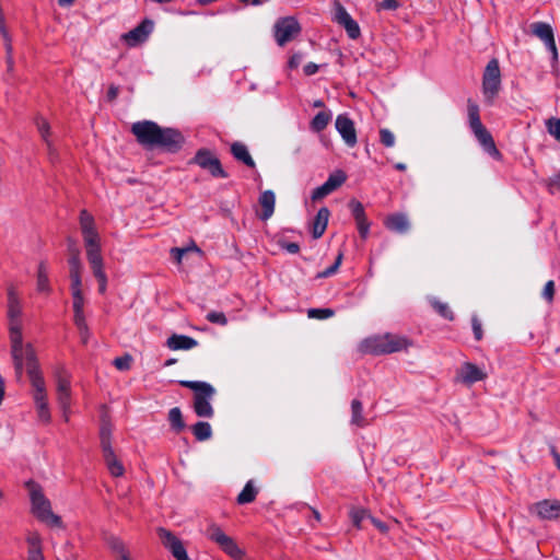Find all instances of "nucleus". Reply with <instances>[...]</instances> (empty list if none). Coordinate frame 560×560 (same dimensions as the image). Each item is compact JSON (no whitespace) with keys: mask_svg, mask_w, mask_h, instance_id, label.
I'll list each match as a JSON object with an SVG mask.
<instances>
[{"mask_svg":"<svg viewBox=\"0 0 560 560\" xmlns=\"http://www.w3.org/2000/svg\"><path fill=\"white\" fill-rule=\"evenodd\" d=\"M329 215L330 211L327 207H323L317 211L312 224V236L314 238L323 236L327 229Z\"/></svg>","mask_w":560,"mask_h":560,"instance_id":"nucleus-22","label":"nucleus"},{"mask_svg":"<svg viewBox=\"0 0 560 560\" xmlns=\"http://www.w3.org/2000/svg\"><path fill=\"white\" fill-rule=\"evenodd\" d=\"M350 423L358 428L368 427L370 423L363 416V405L359 399L351 401V420Z\"/></svg>","mask_w":560,"mask_h":560,"instance_id":"nucleus-28","label":"nucleus"},{"mask_svg":"<svg viewBox=\"0 0 560 560\" xmlns=\"http://www.w3.org/2000/svg\"><path fill=\"white\" fill-rule=\"evenodd\" d=\"M429 303L441 317L450 322L454 320V313L447 303L442 302L435 296L430 298Z\"/></svg>","mask_w":560,"mask_h":560,"instance_id":"nucleus-34","label":"nucleus"},{"mask_svg":"<svg viewBox=\"0 0 560 560\" xmlns=\"http://www.w3.org/2000/svg\"><path fill=\"white\" fill-rule=\"evenodd\" d=\"M258 494V489L254 486L253 480H248L243 490L238 493L236 502L240 505L248 504L255 501Z\"/></svg>","mask_w":560,"mask_h":560,"instance_id":"nucleus-33","label":"nucleus"},{"mask_svg":"<svg viewBox=\"0 0 560 560\" xmlns=\"http://www.w3.org/2000/svg\"><path fill=\"white\" fill-rule=\"evenodd\" d=\"M132 357L128 353L114 359L113 364L119 371H128L131 368Z\"/></svg>","mask_w":560,"mask_h":560,"instance_id":"nucleus-47","label":"nucleus"},{"mask_svg":"<svg viewBox=\"0 0 560 560\" xmlns=\"http://www.w3.org/2000/svg\"><path fill=\"white\" fill-rule=\"evenodd\" d=\"M191 432L197 441L203 442L212 436V428L209 422L198 421L191 427Z\"/></svg>","mask_w":560,"mask_h":560,"instance_id":"nucleus-38","label":"nucleus"},{"mask_svg":"<svg viewBox=\"0 0 560 560\" xmlns=\"http://www.w3.org/2000/svg\"><path fill=\"white\" fill-rule=\"evenodd\" d=\"M112 434H113V423L107 413H103L101 417V425H100V442L101 448L107 450L112 448Z\"/></svg>","mask_w":560,"mask_h":560,"instance_id":"nucleus-23","label":"nucleus"},{"mask_svg":"<svg viewBox=\"0 0 560 560\" xmlns=\"http://www.w3.org/2000/svg\"><path fill=\"white\" fill-rule=\"evenodd\" d=\"M158 534L163 546L176 560H190L183 542L172 532L161 527L158 529Z\"/></svg>","mask_w":560,"mask_h":560,"instance_id":"nucleus-10","label":"nucleus"},{"mask_svg":"<svg viewBox=\"0 0 560 560\" xmlns=\"http://www.w3.org/2000/svg\"><path fill=\"white\" fill-rule=\"evenodd\" d=\"M349 516L351 518L353 526L358 529H361L362 521L366 517L370 518L371 515L369 514L368 510L363 508H351Z\"/></svg>","mask_w":560,"mask_h":560,"instance_id":"nucleus-42","label":"nucleus"},{"mask_svg":"<svg viewBox=\"0 0 560 560\" xmlns=\"http://www.w3.org/2000/svg\"><path fill=\"white\" fill-rule=\"evenodd\" d=\"M532 32L535 36H537L540 40H542L547 47V49L552 55L553 62L558 61V50L556 46L555 35L552 27L545 22H536L532 25Z\"/></svg>","mask_w":560,"mask_h":560,"instance_id":"nucleus-11","label":"nucleus"},{"mask_svg":"<svg viewBox=\"0 0 560 560\" xmlns=\"http://www.w3.org/2000/svg\"><path fill=\"white\" fill-rule=\"evenodd\" d=\"M278 244L282 249L290 254H298L300 252V245L298 243L281 240Z\"/></svg>","mask_w":560,"mask_h":560,"instance_id":"nucleus-60","label":"nucleus"},{"mask_svg":"<svg viewBox=\"0 0 560 560\" xmlns=\"http://www.w3.org/2000/svg\"><path fill=\"white\" fill-rule=\"evenodd\" d=\"M335 127L349 148H353L357 144L354 122L346 114L337 116Z\"/></svg>","mask_w":560,"mask_h":560,"instance_id":"nucleus-17","label":"nucleus"},{"mask_svg":"<svg viewBox=\"0 0 560 560\" xmlns=\"http://www.w3.org/2000/svg\"><path fill=\"white\" fill-rule=\"evenodd\" d=\"M36 288L38 292L50 293L51 291L48 278V268L45 261H39L38 264Z\"/></svg>","mask_w":560,"mask_h":560,"instance_id":"nucleus-32","label":"nucleus"},{"mask_svg":"<svg viewBox=\"0 0 560 560\" xmlns=\"http://www.w3.org/2000/svg\"><path fill=\"white\" fill-rule=\"evenodd\" d=\"M73 323L74 325H81L86 323L85 315H84V308L73 310Z\"/></svg>","mask_w":560,"mask_h":560,"instance_id":"nucleus-62","label":"nucleus"},{"mask_svg":"<svg viewBox=\"0 0 560 560\" xmlns=\"http://www.w3.org/2000/svg\"><path fill=\"white\" fill-rule=\"evenodd\" d=\"M167 347L172 350H189L198 345V341L186 335H172L167 339Z\"/></svg>","mask_w":560,"mask_h":560,"instance_id":"nucleus-24","label":"nucleus"},{"mask_svg":"<svg viewBox=\"0 0 560 560\" xmlns=\"http://www.w3.org/2000/svg\"><path fill=\"white\" fill-rule=\"evenodd\" d=\"M68 264H69V277H70V281H71L70 287L82 285L81 272H82L83 266H82L80 257H75V256L69 257Z\"/></svg>","mask_w":560,"mask_h":560,"instance_id":"nucleus-29","label":"nucleus"},{"mask_svg":"<svg viewBox=\"0 0 560 560\" xmlns=\"http://www.w3.org/2000/svg\"><path fill=\"white\" fill-rule=\"evenodd\" d=\"M399 8V0H383L376 4V10L394 11Z\"/></svg>","mask_w":560,"mask_h":560,"instance_id":"nucleus-58","label":"nucleus"},{"mask_svg":"<svg viewBox=\"0 0 560 560\" xmlns=\"http://www.w3.org/2000/svg\"><path fill=\"white\" fill-rule=\"evenodd\" d=\"M57 399L66 413L70 407V375L65 369H60L57 374Z\"/></svg>","mask_w":560,"mask_h":560,"instance_id":"nucleus-15","label":"nucleus"},{"mask_svg":"<svg viewBox=\"0 0 560 560\" xmlns=\"http://www.w3.org/2000/svg\"><path fill=\"white\" fill-rule=\"evenodd\" d=\"M206 536L232 558L240 559L243 556V551L238 548L234 539L228 536L217 524H210L208 526Z\"/></svg>","mask_w":560,"mask_h":560,"instance_id":"nucleus-7","label":"nucleus"},{"mask_svg":"<svg viewBox=\"0 0 560 560\" xmlns=\"http://www.w3.org/2000/svg\"><path fill=\"white\" fill-rule=\"evenodd\" d=\"M34 399L37 408L38 418L45 423L49 422L50 412L48 408L47 396L35 397Z\"/></svg>","mask_w":560,"mask_h":560,"instance_id":"nucleus-41","label":"nucleus"},{"mask_svg":"<svg viewBox=\"0 0 560 560\" xmlns=\"http://www.w3.org/2000/svg\"><path fill=\"white\" fill-rule=\"evenodd\" d=\"M370 520L372 522V524L383 534L387 533L388 532V526L386 523L380 521L378 518L376 517H373V516H370Z\"/></svg>","mask_w":560,"mask_h":560,"instance_id":"nucleus-64","label":"nucleus"},{"mask_svg":"<svg viewBox=\"0 0 560 560\" xmlns=\"http://www.w3.org/2000/svg\"><path fill=\"white\" fill-rule=\"evenodd\" d=\"M330 192V190L328 189V187H326L324 184L316 187L313 191H312V200L313 201H317V200H320L323 198H325L326 196H328Z\"/></svg>","mask_w":560,"mask_h":560,"instance_id":"nucleus-56","label":"nucleus"},{"mask_svg":"<svg viewBox=\"0 0 560 560\" xmlns=\"http://www.w3.org/2000/svg\"><path fill=\"white\" fill-rule=\"evenodd\" d=\"M108 546H109V548L112 549L113 552L118 555V557H119L118 560H122L124 556L129 557L128 549L126 548V546L122 542V540H120L119 538L112 537L108 540Z\"/></svg>","mask_w":560,"mask_h":560,"instance_id":"nucleus-43","label":"nucleus"},{"mask_svg":"<svg viewBox=\"0 0 560 560\" xmlns=\"http://www.w3.org/2000/svg\"><path fill=\"white\" fill-rule=\"evenodd\" d=\"M529 512L541 520H557L560 517L559 500H541L529 506Z\"/></svg>","mask_w":560,"mask_h":560,"instance_id":"nucleus-13","label":"nucleus"},{"mask_svg":"<svg viewBox=\"0 0 560 560\" xmlns=\"http://www.w3.org/2000/svg\"><path fill=\"white\" fill-rule=\"evenodd\" d=\"M34 122L36 125V128L42 137V139L46 142L48 148L50 149L51 143L49 140L50 136V125L49 122L40 115H37L34 119Z\"/></svg>","mask_w":560,"mask_h":560,"instance_id":"nucleus-40","label":"nucleus"},{"mask_svg":"<svg viewBox=\"0 0 560 560\" xmlns=\"http://www.w3.org/2000/svg\"><path fill=\"white\" fill-rule=\"evenodd\" d=\"M301 31L298 21L294 18L280 19L275 25V37L279 46L285 45Z\"/></svg>","mask_w":560,"mask_h":560,"instance_id":"nucleus-9","label":"nucleus"},{"mask_svg":"<svg viewBox=\"0 0 560 560\" xmlns=\"http://www.w3.org/2000/svg\"><path fill=\"white\" fill-rule=\"evenodd\" d=\"M24 354H25V359H26L27 370L31 369L32 365L34 366V369L39 370L34 350L31 345L26 346L25 351L23 350V355Z\"/></svg>","mask_w":560,"mask_h":560,"instance_id":"nucleus-54","label":"nucleus"},{"mask_svg":"<svg viewBox=\"0 0 560 560\" xmlns=\"http://www.w3.org/2000/svg\"><path fill=\"white\" fill-rule=\"evenodd\" d=\"M334 314L335 311L332 308H310L307 311V316L315 319H327L332 317Z\"/></svg>","mask_w":560,"mask_h":560,"instance_id":"nucleus-46","label":"nucleus"},{"mask_svg":"<svg viewBox=\"0 0 560 560\" xmlns=\"http://www.w3.org/2000/svg\"><path fill=\"white\" fill-rule=\"evenodd\" d=\"M80 226L82 232L96 230L94 218L86 210L80 212Z\"/></svg>","mask_w":560,"mask_h":560,"instance_id":"nucleus-45","label":"nucleus"},{"mask_svg":"<svg viewBox=\"0 0 560 560\" xmlns=\"http://www.w3.org/2000/svg\"><path fill=\"white\" fill-rule=\"evenodd\" d=\"M331 112L330 110H322L317 113L314 118L311 120L310 127L315 132L323 131L331 120Z\"/></svg>","mask_w":560,"mask_h":560,"instance_id":"nucleus-36","label":"nucleus"},{"mask_svg":"<svg viewBox=\"0 0 560 560\" xmlns=\"http://www.w3.org/2000/svg\"><path fill=\"white\" fill-rule=\"evenodd\" d=\"M32 386L35 389L34 398L35 397H44L46 395V388H45V381L43 375L40 374L39 370L34 369L32 365L31 369H28L27 372Z\"/></svg>","mask_w":560,"mask_h":560,"instance_id":"nucleus-30","label":"nucleus"},{"mask_svg":"<svg viewBox=\"0 0 560 560\" xmlns=\"http://www.w3.org/2000/svg\"><path fill=\"white\" fill-rule=\"evenodd\" d=\"M480 145L483 148V150L492 156L497 161L502 160V154L498 150L495 142L493 140L492 135L489 132V130L482 126L480 128H477L475 130H471Z\"/></svg>","mask_w":560,"mask_h":560,"instance_id":"nucleus-19","label":"nucleus"},{"mask_svg":"<svg viewBox=\"0 0 560 560\" xmlns=\"http://www.w3.org/2000/svg\"><path fill=\"white\" fill-rule=\"evenodd\" d=\"M98 282V292L104 294L107 288V276L105 271H98L93 273Z\"/></svg>","mask_w":560,"mask_h":560,"instance_id":"nucleus-59","label":"nucleus"},{"mask_svg":"<svg viewBox=\"0 0 560 560\" xmlns=\"http://www.w3.org/2000/svg\"><path fill=\"white\" fill-rule=\"evenodd\" d=\"M335 22L346 30L349 38L358 39L361 36V30L358 22L352 19L345 7L340 3H338L336 8Z\"/></svg>","mask_w":560,"mask_h":560,"instance_id":"nucleus-14","label":"nucleus"},{"mask_svg":"<svg viewBox=\"0 0 560 560\" xmlns=\"http://www.w3.org/2000/svg\"><path fill=\"white\" fill-rule=\"evenodd\" d=\"M26 541L30 545L31 549H42V538L38 533H31L27 536Z\"/></svg>","mask_w":560,"mask_h":560,"instance_id":"nucleus-61","label":"nucleus"},{"mask_svg":"<svg viewBox=\"0 0 560 560\" xmlns=\"http://www.w3.org/2000/svg\"><path fill=\"white\" fill-rule=\"evenodd\" d=\"M546 125L548 132L560 141V118H550Z\"/></svg>","mask_w":560,"mask_h":560,"instance_id":"nucleus-53","label":"nucleus"},{"mask_svg":"<svg viewBox=\"0 0 560 560\" xmlns=\"http://www.w3.org/2000/svg\"><path fill=\"white\" fill-rule=\"evenodd\" d=\"M81 287L82 285L70 287L71 294H72V308L73 310L84 308L85 299L83 296Z\"/></svg>","mask_w":560,"mask_h":560,"instance_id":"nucleus-44","label":"nucleus"},{"mask_svg":"<svg viewBox=\"0 0 560 560\" xmlns=\"http://www.w3.org/2000/svg\"><path fill=\"white\" fill-rule=\"evenodd\" d=\"M380 141L386 148H392L395 144V136L389 129L382 128L380 130Z\"/></svg>","mask_w":560,"mask_h":560,"instance_id":"nucleus-50","label":"nucleus"},{"mask_svg":"<svg viewBox=\"0 0 560 560\" xmlns=\"http://www.w3.org/2000/svg\"><path fill=\"white\" fill-rule=\"evenodd\" d=\"M231 154L233 158L242 163H244L246 166L250 168H255L256 163L253 160L252 155L248 152L247 147L242 142H233L231 144Z\"/></svg>","mask_w":560,"mask_h":560,"instance_id":"nucleus-25","label":"nucleus"},{"mask_svg":"<svg viewBox=\"0 0 560 560\" xmlns=\"http://www.w3.org/2000/svg\"><path fill=\"white\" fill-rule=\"evenodd\" d=\"M22 314L21 303L18 296V293L13 287H9L8 289V317L10 322V338L15 339L19 336V339H22V324L20 320Z\"/></svg>","mask_w":560,"mask_h":560,"instance_id":"nucleus-8","label":"nucleus"},{"mask_svg":"<svg viewBox=\"0 0 560 560\" xmlns=\"http://www.w3.org/2000/svg\"><path fill=\"white\" fill-rule=\"evenodd\" d=\"M179 385L194 390V411L200 418H212L214 415L211 400L215 395L214 387L202 381H179Z\"/></svg>","mask_w":560,"mask_h":560,"instance_id":"nucleus-3","label":"nucleus"},{"mask_svg":"<svg viewBox=\"0 0 560 560\" xmlns=\"http://www.w3.org/2000/svg\"><path fill=\"white\" fill-rule=\"evenodd\" d=\"M541 295L549 303L553 301V296H555V282L552 280H549V281L546 282Z\"/></svg>","mask_w":560,"mask_h":560,"instance_id":"nucleus-57","label":"nucleus"},{"mask_svg":"<svg viewBox=\"0 0 560 560\" xmlns=\"http://www.w3.org/2000/svg\"><path fill=\"white\" fill-rule=\"evenodd\" d=\"M347 179V175L343 171L337 170L329 175L327 180L324 183L326 187L330 190V192L338 189Z\"/></svg>","mask_w":560,"mask_h":560,"instance_id":"nucleus-39","label":"nucleus"},{"mask_svg":"<svg viewBox=\"0 0 560 560\" xmlns=\"http://www.w3.org/2000/svg\"><path fill=\"white\" fill-rule=\"evenodd\" d=\"M411 345L407 337L386 332L363 339L358 349L362 354L384 355L407 350Z\"/></svg>","mask_w":560,"mask_h":560,"instance_id":"nucleus-2","label":"nucleus"},{"mask_svg":"<svg viewBox=\"0 0 560 560\" xmlns=\"http://www.w3.org/2000/svg\"><path fill=\"white\" fill-rule=\"evenodd\" d=\"M82 235H83V240H84L86 248L101 245L100 244V235L96 230L82 232Z\"/></svg>","mask_w":560,"mask_h":560,"instance_id":"nucleus-48","label":"nucleus"},{"mask_svg":"<svg viewBox=\"0 0 560 560\" xmlns=\"http://www.w3.org/2000/svg\"><path fill=\"white\" fill-rule=\"evenodd\" d=\"M385 226L393 232L405 234L408 232L410 224L406 214L393 213L386 218Z\"/></svg>","mask_w":560,"mask_h":560,"instance_id":"nucleus-21","label":"nucleus"},{"mask_svg":"<svg viewBox=\"0 0 560 560\" xmlns=\"http://www.w3.org/2000/svg\"><path fill=\"white\" fill-rule=\"evenodd\" d=\"M547 190L553 195L556 192H560V171L555 173L548 179H546Z\"/></svg>","mask_w":560,"mask_h":560,"instance_id":"nucleus-49","label":"nucleus"},{"mask_svg":"<svg viewBox=\"0 0 560 560\" xmlns=\"http://www.w3.org/2000/svg\"><path fill=\"white\" fill-rule=\"evenodd\" d=\"M131 132L143 148L160 149L171 154L178 153L186 142L185 136L178 129L164 128L152 120L133 122Z\"/></svg>","mask_w":560,"mask_h":560,"instance_id":"nucleus-1","label":"nucleus"},{"mask_svg":"<svg viewBox=\"0 0 560 560\" xmlns=\"http://www.w3.org/2000/svg\"><path fill=\"white\" fill-rule=\"evenodd\" d=\"M168 422L175 433H180L186 428L182 410L178 407H174L168 411Z\"/></svg>","mask_w":560,"mask_h":560,"instance_id":"nucleus-37","label":"nucleus"},{"mask_svg":"<svg viewBox=\"0 0 560 560\" xmlns=\"http://www.w3.org/2000/svg\"><path fill=\"white\" fill-rule=\"evenodd\" d=\"M471 327H472L475 339L477 341H480L483 338V330H482L481 322L479 320V318L477 316L471 317Z\"/></svg>","mask_w":560,"mask_h":560,"instance_id":"nucleus-55","label":"nucleus"},{"mask_svg":"<svg viewBox=\"0 0 560 560\" xmlns=\"http://www.w3.org/2000/svg\"><path fill=\"white\" fill-rule=\"evenodd\" d=\"M11 343L15 373L18 377H21L23 373V338L19 339L16 336L15 339H11Z\"/></svg>","mask_w":560,"mask_h":560,"instance_id":"nucleus-27","label":"nucleus"},{"mask_svg":"<svg viewBox=\"0 0 560 560\" xmlns=\"http://www.w3.org/2000/svg\"><path fill=\"white\" fill-rule=\"evenodd\" d=\"M501 86V71L499 61L492 58L486 66L482 77V91L487 100L492 101Z\"/></svg>","mask_w":560,"mask_h":560,"instance_id":"nucleus-6","label":"nucleus"},{"mask_svg":"<svg viewBox=\"0 0 560 560\" xmlns=\"http://www.w3.org/2000/svg\"><path fill=\"white\" fill-rule=\"evenodd\" d=\"M153 31V22L149 19H144L139 25L131 31L125 33L121 38L130 47H135L139 44L144 43L149 35Z\"/></svg>","mask_w":560,"mask_h":560,"instance_id":"nucleus-12","label":"nucleus"},{"mask_svg":"<svg viewBox=\"0 0 560 560\" xmlns=\"http://www.w3.org/2000/svg\"><path fill=\"white\" fill-rule=\"evenodd\" d=\"M341 261H342V254L339 253L338 256L336 257L335 262L331 266H329L328 268H326L324 271L319 272L318 278H328V277L335 275L337 272V270L339 269Z\"/></svg>","mask_w":560,"mask_h":560,"instance_id":"nucleus-51","label":"nucleus"},{"mask_svg":"<svg viewBox=\"0 0 560 560\" xmlns=\"http://www.w3.org/2000/svg\"><path fill=\"white\" fill-rule=\"evenodd\" d=\"M351 214L357 223L359 235L362 240H366L370 232L371 223L365 214L364 207L359 200L352 199L349 202Z\"/></svg>","mask_w":560,"mask_h":560,"instance_id":"nucleus-16","label":"nucleus"},{"mask_svg":"<svg viewBox=\"0 0 560 560\" xmlns=\"http://www.w3.org/2000/svg\"><path fill=\"white\" fill-rule=\"evenodd\" d=\"M189 165H198L200 168L207 171L214 178H228L229 174L223 168L219 158L207 148L197 150L194 158L188 161Z\"/></svg>","mask_w":560,"mask_h":560,"instance_id":"nucleus-5","label":"nucleus"},{"mask_svg":"<svg viewBox=\"0 0 560 560\" xmlns=\"http://www.w3.org/2000/svg\"><path fill=\"white\" fill-rule=\"evenodd\" d=\"M487 377V373L479 369L476 364L465 362L456 376L457 382L470 386L477 382L483 381Z\"/></svg>","mask_w":560,"mask_h":560,"instance_id":"nucleus-18","label":"nucleus"},{"mask_svg":"<svg viewBox=\"0 0 560 560\" xmlns=\"http://www.w3.org/2000/svg\"><path fill=\"white\" fill-rule=\"evenodd\" d=\"M75 327L79 330V334H80L82 342L86 343L89 338H90V329H89L88 324L84 323V324H82V326L81 325H77Z\"/></svg>","mask_w":560,"mask_h":560,"instance_id":"nucleus-63","label":"nucleus"},{"mask_svg":"<svg viewBox=\"0 0 560 560\" xmlns=\"http://www.w3.org/2000/svg\"><path fill=\"white\" fill-rule=\"evenodd\" d=\"M206 318H207V320H209L212 324H218L221 326H225L228 324V318H226L225 314L222 312H215V311L209 312L206 315Z\"/></svg>","mask_w":560,"mask_h":560,"instance_id":"nucleus-52","label":"nucleus"},{"mask_svg":"<svg viewBox=\"0 0 560 560\" xmlns=\"http://www.w3.org/2000/svg\"><path fill=\"white\" fill-rule=\"evenodd\" d=\"M102 453L109 474L113 477H121L125 474V467L116 456L114 448L103 450Z\"/></svg>","mask_w":560,"mask_h":560,"instance_id":"nucleus-20","label":"nucleus"},{"mask_svg":"<svg viewBox=\"0 0 560 560\" xmlns=\"http://www.w3.org/2000/svg\"><path fill=\"white\" fill-rule=\"evenodd\" d=\"M276 196L272 190H265L259 197V205L261 206L262 213L260 218L268 220L275 211Z\"/></svg>","mask_w":560,"mask_h":560,"instance_id":"nucleus-26","label":"nucleus"},{"mask_svg":"<svg viewBox=\"0 0 560 560\" xmlns=\"http://www.w3.org/2000/svg\"><path fill=\"white\" fill-rule=\"evenodd\" d=\"M86 258L91 266L92 272L104 271V262L101 254V245L86 248Z\"/></svg>","mask_w":560,"mask_h":560,"instance_id":"nucleus-31","label":"nucleus"},{"mask_svg":"<svg viewBox=\"0 0 560 560\" xmlns=\"http://www.w3.org/2000/svg\"><path fill=\"white\" fill-rule=\"evenodd\" d=\"M467 115L469 127L471 130H475L483 126L480 119L479 106L470 98L467 101Z\"/></svg>","mask_w":560,"mask_h":560,"instance_id":"nucleus-35","label":"nucleus"},{"mask_svg":"<svg viewBox=\"0 0 560 560\" xmlns=\"http://www.w3.org/2000/svg\"><path fill=\"white\" fill-rule=\"evenodd\" d=\"M26 486L30 490L32 513L36 518L49 526L62 527L61 517L52 513L50 501L44 495L40 486L34 481H28Z\"/></svg>","mask_w":560,"mask_h":560,"instance_id":"nucleus-4","label":"nucleus"}]
</instances>
